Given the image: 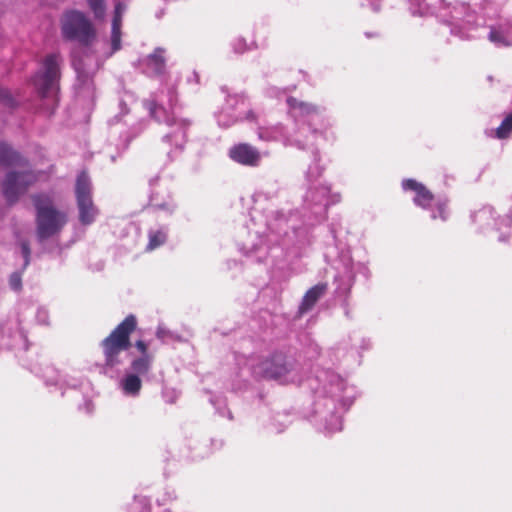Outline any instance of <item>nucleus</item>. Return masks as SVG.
Here are the masks:
<instances>
[{"label":"nucleus","mask_w":512,"mask_h":512,"mask_svg":"<svg viewBox=\"0 0 512 512\" xmlns=\"http://www.w3.org/2000/svg\"><path fill=\"white\" fill-rule=\"evenodd\" d=\"M76 198L79 208L80 221L83 224H91L97 215L91 198V183L88 175L84 172L78 175L76 181Z\"/></svg>","instance_id":"nucleus-5"},{"label":"nucleus","mask_w":512,"mask_h":512,"mask_svg":"<svg viewBox=\"0 0 512 512\" xmlns=\"http://www.w3.org/2000/svg\"><path fill=\"white\" fill-rule=\"evenodd\" d=\"M433 200L432 193L426 189V187L423 185L422 189H420L418 192H416V196L414 198L415 204L426 208L428 207Z\"/></svg>","instance_id":"nucleus-16"},{"label":"nucleus","mask_w":512,"mask_h":512,"mask_svg":"<svg viewBox=\"0 0 512 512\" xmlns=\"http://www.w3.org/2000/svg\"><path fill=\"white\" fill-rule=\"evenodd\" d=\"M135 346L141 353V356L149 355L147 353L148 346L144 341H142V340L136 341Z\"/></svg>","instance_id":"nucleus-25"},{"label":"nucleus","mask_w":512,"mask_h":512,"mask_svg":"<svg viewBox=\"0 0 512 512\" xmlns=\"http://www.w3.org/2000/svg\"><path fill=\"white\" fill-rule=\"evenodd\" d=\"M166 240L167 230L165 228L151 229L148 231V243L146 250L153 251L154 249L163 245Z\"/></svg>","instance_id":"nucleus-13"},{"label":"nucleus","mask_w":512,"mask_h":512,"mask_svg":"<svg viewBox=\"0 0 512 512\" xmlns=\"http://www.w3.org/2000/svg\"><path fill=\"white\" fill-rule=\"evenodd\" d=\"M151 364L152 357L150 355L136 358L131 362V369L133 371L132 373L137 374L139 377L141 375H145L150 371Z\"/></svg>","instance_id":"nucleus-14"},{"label":"nucleus","mask_w":512,"mask_h":512,"mask_svg":"<svg viewBox=\"0 0 512 512\" xmlns=\"http://www.w3.org/2000/svg\"><path fill=\"white\" fill-rule=\"evenodd\" d=\"M63 38L89 45L95 39L96 30L90 19L81 11L68 10L61 18Z\"/></svg>","instance_id":"nucleus-4"},{"label":"nucleus","mask_w":512,"mask_h":512,"mask_svg":"<svg viewBox=\"0 0 512 512\" xmlns=\"http://www.w3.org/2000/svg\"><path fill=\"white\" fill-rule=\"evenodd\" d=\"M444 206H440L439 207V216L442 218V219H445V215H444Z\"/></svg>","instance_id":"nucleus-30"},{"label":"nucleus","mask_w":512,"mask_h":512,"mask_svg":"<svg viewBox=\"0 0 512 512\" xmlns=\"http://www.w3.org/2000/svg\"><path fill=\"white\" fill-rule=\"evenodd\" d=\"M287 104H288L290 110H292V111L299 110L301 113H305V114H309L314 111L313 106H311L307 103H304V102H300L293 97H289L287 99Z\"/></svg>","instance_id":"nucleus-17"},{"label":"nucleus","mask_w":512,"mask_h":512,"mask_svg":"<svg viewBox=\"0 0 512 512\" xmlns=\"http://www.w3.org/2000/svg\"><path fill=\"white\" fill-rule=\"evenodd\" d=\"M136 327V317L132 314L128 315L102 340L101 347L106 368H113L121 363L120 355L123 351L130 348V336Z\"/></svg>","instance_id":"nucleus-2"},{"label":"nucleus","mask_w":512,"mask_h":512,"mask_svg":"<svg viewBox=\"0 0 512 512\" xmlns=\"http://www.w3.org/2000/svg\"><path fill=\"white\" fill-rule=\"evenodd\" d=\"M235 46H237L235 49L239 53L244 52L246 50V48H247L246 43L243 40H241V39L236 41Z\"/></svg>","instance_id":"nucleus-27"},{"label":"nucleus","mask_w":512,"mask_h":512,"mask_svg":"<svg viewBox=\"0 0 512 512\" xmlns=\"http://www.w3.org/2000/svg\"><path fill=\"white\" fill-rule=\"evenodd\" d=\"M22 253L25 258V265H27L29 262V257H30V248L27 243L22 244Z\"/></svg>","instance_id":"nucleus-26"},{"label":"nucleus","mask_w":512,"mask_h":512,"mask_svg":"<svg viewBox=\"0 0 512 512\" xmlns=\"http://www.w3.org/2000/svg\"><path fill=\"white\" fill-rule=\"evenodd\" d=\"M120 387L124 394L138 396L142 388V381L137 374L127 373L120 381Z\"/></svg>","instance_id":"nucleus-10"},{"label":"nucleus","mask_w":512,"mask_h":512,"mask_svg":"<svg viewBox=\"0 0 512 512\" xmlns=\"http://www.w3.org/2000/svg\"><path fill=\"white\" fill-rule=\"evenodd\" d=\"M285 128L282 124L270 127H260L258 129V137L264 141H278L285 138Z\"/></svg>","instance_id":"nucleus-12"},{"label":"nucleus","mask_w":512,"mask_h":512,"mask_svg":"<svg viewBox=\"0 0 512 512\" xmlns=\"http://www.w3.org/2000/svg\"><path fill=\"white\" fill-rule=\"evenodd\" d=\"M126 10V6L122 2H118L115 5L114 18L112 23L118 22V24H122V16Z\"/></svg>","instance_id":"nucleus-22"},{"label":"nucleus","mask_w":512,"mask_h":512,"mask_svg":"<svg viewBox=\"0 0 512 512\" xmlns=\"http://www.w3.org/2000/svg\"><path fill=\"white\" fill-rule=\"evenodd\" d=\"M229 157L244 166H258L261 160L260 152L250 144L239 143L229 149Z\"/></svg>","instance_id":"nucleus-8"},{"label":"nucleus","mask_w":512,"mask_h":512,"mask_svg":"<svg viewBox=\"0 0 512 512\" xmlns=\"http://www.w3.org/2000/svg\"><path fill=\"white\" fill-rule=\"evenodd\" d=\"M190 126V122L188 120L181 121V127L186 130Z\"/></svg>","instance_id":"nucleus-29"},{"label":"nucleus","mask_w":512,"mask_h":512,"mask_svg":"<svg viewBox=\"0 0 512 512\" xmlns=\"http://www.w3.org/2000/svg\"><path fill=\"white\" fill-rule=\"evenodd\" d=\"M89 8L94 14L96 19H103L105 16V3L104 0H86Z\"/></svg>","instance_id":"nucleus-19"},{"label":"nucleus","mask_w":512,"mask_h":512,"mask_svg":"<svg viewBox=\"0 0 512 512\" xmlns=\"http://www.w3.org/2000/svg\"><path fill=\"white\" fill-rule=\"evenodd\" d=\"M326 288V284H318L310 288L303 297L300 310L307 311L311 309L314 306V304L318 301V299L324 294Z\"/></svg>","instance_id":"nucleus-11"},{"label":"nucleus","mask_w":512,"mask_h":512,"mask_svg":"<svg viewBox=\"0 0 512 512\" xmlns=\"http://www.w3.org/2000/svg\"><path fill=\"white\" fill-rule=\"evenodd\" d=\"M371 7L375 10V11H378L379 8H380V2L381 0H368Z\"/></svg>","instance_id":"nucleus-28"},{"label":"nucleus","mask_w":512,"mask_h":512,"mask_svg":"<svg viewBox=\"0 0 512 512\" xmlns=\"http://www.w3.org/2000/svg\"><path fill=\"white\" fill-rule=\"evenodd\" d=\"M36 208L37 234L46 239L58 233L66 223V215L57 210L50 196L40 194L34 197Z\"/></svg>","instance_id":"nucleus-3"},{"label":"nucleus","mask_w":512,"mask_h":512,"mask_svg":"<svg viewBox=\"0 0 512 512\" xmlns=\"http://www.w3.org/2000/svg\"><path fill=\"white\" fill-rule=\"evenodd\" d=\"M165 49L156 48L151 54L139 59L138 63L143 73L149 77H158L166 71Z\"/></svg>","instance_id":"nucleus-7"},{"label":"nucleus","mask_w":512,"mask_h":512,"mask_svg":"<svg viewBox=\"0 0 512 512\" xmlns=\"http://www.w3.org/2000/svg\"><path fill=\"white\" fill-rule=\"evenodd\" d=\"M145 107L149 111L151 117L159 118V111L162 110V107L157 104L156 99H147L145 101Z\"/></svg>","instance_id":"nucleus-21"},{"label":"nucleus","mask_w":512,"mask_h":512,"mask_svg":"<svg viewBox=\"0 0 512 512\" xmlns=\"http://www.w3.org/2000/svg\"><path fill=\"white\" fill-rule=\"evenodd\" d=\"M0 166L19 168V170L9 171L4 182L3 193L9 202L15 201L37 180L34 173L24 169L25 165L20 156L3 143L0 144Z\"/></svg>","instance_id":"nucleus-1"},{"label":"nucleus","mask_w":512,"mask_h":512,"mask_svg":"<svg viewBox=\"0 0 512 512\" xmlns=\"http://www.w3.org/2000/svg\"><path fill=\"white\" fill-rule=\"evenodd\" d=\"M489 39L496 45L510 46L512 45V36L507 33L493 29L489 33Z\"/></svg>","instance_id":"nucleus-15"},{"label":"nucleus","mask_w":512,"mask_h":512,"mask_svg":"<svg viewBox=\"0 0 512 512\" xmlns=\"http://www.w3.org/2000/svg\"><path fill=\"white\" fill-rule=\"evenodd\" d=\"M404 190H412L415 193L422 189L423 185L413 179H406L402 182Z\"/></svg>","instance_id":"nucleus-23"},{"label":"nucleus","mask_w":512,"mask_h":512,"mask_svg":"<svg viewBox=\"0 0 512 512\" xmlns=\"http://www.w3.org/2000/svg\"><path fill=\"white\" fill-rule=\"evenodd\" d=\"M512 133V113L509 114L501 122L496 130L497 137L500 139L507 138Z\"/></svg>","instance_id":"nucleus-18"},{"label":"nucleus","mask_w":512,"mask_h":512,"mask_svg":"<svg viewBox=\"0 0 512 512\" xmlns=\"http://www.w3.org/2000/svg\"><path fill=\"white\" fill-rule=\"evenodd\" d=\"M262 376L283 382L288 373L286 359L282 354H275L261 364Z\"/></svg>","instance_id":"nucleus-9"},{"label":"nucleus","mask_w":512,"mask_h":512,"mask_svg":"<svg viewBox=\"0 0 512 512\" xmlns=\"http://www.w3.org/2000/svg\"><path fill=\"white\" fill-rule=\"evenodd\" d=\"M44 72L35 77V85L43 94L53 88L55 81L59 76L58 55L52 54L45 58L43 63Z\"/></svg>","instance_id":"nucleus-6"},{"label":"nucleus","mask_w":512,"mask_h":512,"mask_svg":"<svg viewBox=\"0 0 512 512\" xmlns=\"http://www.w3.org/2000/svg\"><path fill=\"white\" fill-rule=\"evenodd\" d=\"M10 286L14 290H20L21 288V277L19 274L14 273L11 275L9 280Z\"/></svg>","instance_id":"nucleus-24"},{"label":"nucleus","mask_w":512,"mask_h":512,"mask_svg":"<svg viewBox=\"0 0 512 512\" xmlns=\"http://www.w3.org/2000/svg\"><path fill=\"white\" fill-rule=\"evenodd\" d=\"M121 25L118 22L112 23L111 42L113 51H117L121 47Z\"/></svg>","instance_id":"nucleus-20"}]
</instances>
